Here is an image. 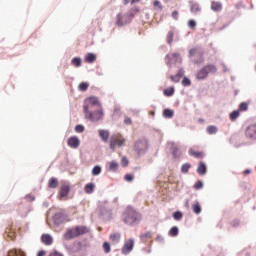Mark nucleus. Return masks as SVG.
<instances>
[{
    "label": "nucleus",
    "instance_id": "18",
    "mask_svg": "<svg viewBox=\"0 0 256 256\" xmlns=\"http://www.w3.org/2000/svg\"><path fill=\"white\" fill-rule=\"evenodd\" d=\"M72 253H79V251H81L83 249V243L81 241H75L72 244Z\"/></svg>",
    "mask_w": 256,
    "mask_h": 256
},
{
    "label": "nucleus",
    "instance_id": "45",
    "mask_svg": "<svg viewBox=\"0 0 256 256\" xmlns=\"http://www.w3.org/2000/svg\"><path fill=\"white\" fill-rule=\"evenodd\" d=\"M182 85H183V87H189L191 85V80H189V78L185 77L182 80Z\"/></svg>",
    "mask_w": 256,
    "mask_h": 256
},
{
    "label": "nucleus",
    "instance_id": "55",
    "mask_svg": "<svg viewBox=\"0 0 256 256\" xmlns=\"http://www.w3.org/2000/svg\"><path fill=\"white\" fill-rule=\"evenodd\" d=\"M48 256H63V254L55 251V252H51Z\"/></svg>",
    "mask_w": 256,
    "mask_h": 256
},
{
    "label": "nucleus",
    "instance_id": "58",
    "mask_svg": "<svg viewBox=\"0 0 256 256\" xmlns=\"http://www.w3.org/2000/svg\"><path fill=\"white\" fill-rule=\"evenodd\" d=\"M132 0H123L124 5H128V3H131Z\"/></svg>",
    "mask_w": 256,
    "mask_h": 256
},
{
    "label": "nucleus",
    "instance_id": "25",
    "mask_svg": "<svg viewBox=\"0 0 256 256\" xmlns=\"http://www.w3.org/2000/svg\"><path fill=\"white\" fill-rule=\"evenodd\" d=\"M8 256H25V252L22 250L13 249L8 252Z\"/></svg>",
    "mask_w": 256,
    "mask_h": 256
},
{
    "label": "nucleus",
    "instance_id": "23",
    "mask_svg": "<svg viewBox=\"0 0 256 256\" xmlns=\"http://www.w3.org/2000/svg\"><path fill=\"white\" fill-rule=\"evenodd\" d=\"M189 155H191V157H195L196 159L203 158V152H197L193 148H190Z\"/></svg>",
    "mask_w": 256,
    "mask_h": 256
},
{
    "label": "nucleus",
    "instance_id": "52",
    "mask_svg": "<svg viewBox=\"0 0 256 256\" xmlns=\"http://www.w3.org/2000/svg\"><path fill=\"white\" fill-rule=\"evenodd\" d=\"M172 17H173V19H175L177 21V19H179V12L177 10L173 11Z\"/></svg>",
    "mask_w": 256,
    "mask_h": 256
},
{
    "label": "nucleus",
    "instance_id": "1",
    "mask_svg": "<svg viewBox=\"0 0 256 256\" xmlns=\"http://www.w3.org/2000/svg\"><path fill=\"white\" fill-rule=\"evenodd\" d=\"M83 113L85 119L95 123L103 119V105L99 102V98L90 96L84 100Z\"/></svg>",
    "mask_w": 256,
    "mask_h": 256
},
{
    "label": "nucleus",
    "instance_id": "50",
    "mask_svg": "<svg viewBox=\"0 0 256 256\" xmlns=\"http://www.w3.org/2000/svg\"><path fill=\"white\" fill-rule=\"evenodd\" d=\"M121 164H122V167H127V165H129V160L127 159V157L122 158Z\"/></svg>",
    "mask_w": 256,
    "mask_h": 256
},
{
    "label": "nucleus",
    "instance_id": "2",
    "mask_svg": "<svg viewBox=\"0 0 256 256\" xmlns=\"http://www.w3.org/2000/svg\"><path fill=\"white\" fill-rule=\"evenodd\" d=\"M122 219L126 225H135L141 221V214L136 212L132 207H128L122 214Z\"/></svg>",
    "mask_w": 256,
    "mask_h": 256
},
{
    "label": "nucleus",
    "instance_id": "7",
    "mask_svg": "<svg viewBox=\"0 0 256 256\" xmlns=\"http://www.w3.org/2000/svg\"><path fill=\"white\" fill-rule=\"evenodd\" d=\"M133 247H135V241L131 238L126 240L122 248L123 255H129L133 251Z\"/></svg>",
    "mask_w": 256,
    "mask_h": 256
},
{
    "label": "nucleus",
    "instance_id": "33",
    "mask_svg": "<svg viewBox=\"0 0 256 256\" xmlns=\"http://www.w3.org/2000/svg\"><path fill=\"white\" fill-rule=\"evenodd\" d=\"M174 113L173 110L171 109H165L163 111V116L166 117L167 119H171V117H173Z\"/></svg>",
    "mask_w": 256,
    "mask_h": 256
},
{
    "label": "nucleus",
    "instance_id": "59",
    "mask_svg": "<svg viewBox=\"0 0 256 256\" xmlns=\"http://www.w3.org/2000/svg\"><path fill=\"white\" fill-rule=\"evenodd\" d=\"M140 0H132L131 1V5L135 4V3H139Z\"/></svg>",
    "mask_w": 256,
    "mask_h": 256
},
{
    "label": "nucleus",
    "instance_id": "4",
    "mask_svg": "<svg viewBox=\"0 0 256 256\" xmlns=\"http://www.w3.org/2000/svg\"><path fill=\"white\" fill-rule=\"evenodd\" d=\"M189 55L194 63H203V50L200 47H195L189 50Z\"/></svg>",
    "mask_w": 256,
    "mask_h": 256
},
{
    "label": "nucleus",
    "instance_id": "27",
    "mask_svg": "<svg viewBox=\"0 0 256 256\" xmlns=\"http://www.w3.org/2000/svg\"><path fill=\"white\" fill-rule=\"evenodd\" d=\"M96 60H97V56H95V54H93V53L87 54V56L85 58L86 63H94V61H96Z\"/></svg>",
    "mask_w": 256,
    "mask_h": 256
},
{
    "label": "nucleus",
    "instance_id": "44",
    "mask_svg": "<svg viewBox=\"0 0 256 256\" xmlns=\"http://www.w3.org/2000/svg\"><path fill=\"white\" fill-rule=\"evenodd\" d=\"M183 75H185V71H183V69H180L177 74H176V81H181V78L183 77Z\"/></svg>",
    "mask_w": 256,
    "mask_h": 256
},
{
    "label": "nucleus",
    "instance_id": "32",
    "mask_svg": "<svg viewBox=\"0 0 256 256\" xmlns=\"http://www.w3.org/2000/svg\"><path fill=\"white\" fill-rule=\"evenodd\" d=\"M190 11L191 13H199V11H201V7L199 6V4L194 3L191 5Z\"/></svg>",
    "mask_w": 256,
    "mask_h": 256
},
{
    "label": "nucleus",
    "instance_id": "56",
    "mask_svg": "<svg viewBox=\"0 0 256 256\" xmlns=\"http://www.w3.org/2000/svg\"><path fill=\"white\" fill-rule=\"evenodd\" d=\"M47 254V252H45V250H41L37 253V256H45Z\"/></svg>",
    "mask_w": 256,
    "mask_h": 256
},
{
    "label": "nucleus",
    "instance_id": "53",
    "mask_svg": "<svg viewBox=\"0 0 256 256\" xmlns=\"http://www.w3.org/2000/svg\"><path fill=\"white\" fill-rule=\"evenodd\" d=\"M169 79H170V81H172V83H179V81H177V75H175V76L170 75Z\"/></svg>",
    "mask_w": 256,
    "mask_h": 256
},
{
    "label": "nucleus",
    "instance_id": "36",
    "mask_svg": "<svg viewBox=\"0 0 256 256\" xmlns=\"http://www.w3.org/2000/svg\"><path fill=\"white\" fill-rule=\"evenodd\" d=\"M153 7L154 9H159V11H163V5H161L159 0H154Z\"/></svg>",
    "mask_w": 256,
    "mask_h": 256
},
{
    "label": "nucleus",
    "instance_id": "8",
    "mask_svg": "<svg viewBox=\"0 0 256 256\" xmlns=\"http://www.w3.org/2000/svg\"><path fill=\"white\" fill-rule=\"evenodd\" d=\"M77 232L75 230V226L68 228L66 232L64 233V239L65 241H71V239L77 238Z\"/></svg>",
    "mask_w": 256,
    "mask_h": 256
},
{
    "label": "nucleus",
    "instance_id": "40",
    "mask_svg": "<svg viewBox=\"0 0 256 256\" xmlns=\"http://www.w3.org/2000/svg\"><path fill=\"white\" fill-rule=\"evenodd\" d=\"M247 109H249V104L247 102H242L239 105L238 111H247Z\"/></svg>",
    "mask_w": 256,
    "mask_h": 256
},
{
    "label": "nucleus",
    "instance_id": "20",
    "mask_svg": "<svg viewBox=\"0 0 256 256\" xmlns=\"http://www.w3.org/2000/svg\"><path fill=\"white\" fill-rule=\"evenodd\" d=\"M197 173L199 175H205V173H207V166L205 165V163L200 162L197 168Z\"/></svg>",
    "mask_w": 256,
    "mask_h": 256
},
{
    "label": "nucleus",
    "instance_id": "15",
    "mask_svg": "<svg viewBox=\"0 0 256 256\" xmlns=\"http://www.w3.org/2000/svg\"><path fill=\"white\" fill-rule=\"evenodd\" d=\"M41 243L46 246L53 245V236L51 234H42Z\"/></svg>",
    "mask_w": 256,
    "mask_h": 256
},
{
    "label": "nucleus",
    "instance_id": "14",
    "mask_svg": "<svg viewBox=\"0 0 256 256\" xmlns=\"http://www.w3.org/2000/svg\"><path fill=\"white\" fill-rule=\"evenodd\" d=\"M70 191H71V187L68 184H62L60 187V193H59L60 199L67 197Z\"/></svg>",
    "mask_w": 256,
    "mask_h": 256
},
{
    "label": "nucleus",
    "instance_id": "28",
    "mask_svg": "<svg viewBox=\"0 0 256 256\" xmlns=\"http://www.w3.org/2000/svg\"><path fill=\"white\" fill-rule=\"evenodd\" d=\"M173 37H175V32L169 31L167 34V37H166V41H167L168 45H172Z\"/></svg>",
    "mask_w": 256,
    "mask_h": 256
},
{
    "label": "nucleus",
    "instance_id": "5",
    "mask_svg": "<svg viewBox=\"0 0 256 256\" xmlns=\"http://www.w3.org/2000/svg\"><path fill=\"white\" fill-rule=\"evenodd\" d=\"M125 145V138L121 136V134L113 135L110 139V149L115 151L117 147H123Z\"/></svg>",
    "mask_w": 256,
    "mask_h": 256
},
{
    "label": "nucleus",
    "instance_id": "37",
    "mask_svg": "<svg viewBox=\"0 0 256 256\" xmlns=\"http://www.w3.org/2000/svg\"><path fill=\"white\" fill-rule=\"evenodd\" d=\"M92 175L96 177V175H101V166H94L92 169Z\"/></svg>",
    "mask_w": 256,
    "mask_h": 256
},
{
    "label": "nucleus",
    "instance_id": "38",
    "mask_svg": "<svg viewBox=\"0 0 256 256\" xmlns=\"http://www.w3.org/2000/svg\"><path fill=\"white\" fill-rule=\"evenodd\" d=\"M173 218L175 219V221H181V219H183V213H181L180 211L174 212Z\"/></svg>",
    "mask_w": 256,
    "mask_h": 256
},
{
    "label": "nucleus",
    "instance_id": "51",
    "mask_svg": "<svg viewBox=\"0 0 256 256\" xmlns=\"http://www.w3.org/2000/svg\"><path fill=\"white\" fill-rule=\"evenodd\" d=\"M195 189H202L203 188V182L197 181L194 185Z\"/></svg>",
    "mask_w": 256,
    "mask_h": 256
},
{
    "label": "nucleus",
    "instance_id": "57",
    "mask_svg": "<svg viewBox=\"0 0 256 256\" xmlns=\"http://www.w3.org/2000/svg\"><path fill=\"white\" fill-rule=\"evenodd\" d=\"M243 175H251V170H250V169H246V170L243 172Z\"/></svg>",
    "mask_w": 256,
    "mask_h": 256
},
{
    "label": "nucleus",
    "instance_id": "26",
    "mask_svg": "<svg viewBox=\"0 0 256 256\" xmlns=\"http://www.w3.org/2000/svg\"><path fill=\"white\" fill-rule=\"evenodd\" d=\"M163 93L166 97H173V95L175 94V88L170 87V88L164 89Z\"/></svg>",
    "mask_w": 256,
    "mask_h": 256
},
{
    "label": "nucleus",
    "instance_id": "21",
    "mask_svg": "<svg viewBox=\"0 0 256 256\" xmlns=\"http://www.w3.org/2000/svg\"><path fill=\"white\" fill-rule=\"evenodd\" d=\"M48 187H50V189H57V187H59V180H57V178H50Z\"/></svg>",
    "mask_w": 256,
    "mask_h": 256
},
{
    "label": "nucleus",
    "instance_id": "22",
    "mask_svg": "<svg viewBox=\"0 0 256 256\" xmlns=\"http://www.w3.org/2000/svg\"><path fill=\"white\" fill-rule=\"evenodd\" d=\"M84 191L88 195H91V193H93V191H95V184L92 183V182L86 184L85 187H84Z\"/></svg>",
    "mask_w": 256,
    "mask_h": 256
},
{
    "label": "nucleus",
    "instance_id": "60",
    "mask_svg": "<svg viewBox=\"0 0 256 256\" xmlns=\"http://www.w3.org/2000/svg\"><path fill=\"white\" fill-rule=\"evenodd\" d=\"M31 200H32V201H35V197H32Z\"/></svg>",
    "mask_w": 256,
    "mask_h": 256
},
{
    "label": "nucleus",
    "instance_id": "9",
    "mask_svg": "<svg viewBox=\"0 0 256 256\" xmlns=\"http://www.w3.org/2000/svg\"><path fill=\"white\" fill-rule=\"evenodd\" d=\"M127 19H129V16L127 14L119 13L117 15L116 25L118 27H123V25H127V23H129V21Z\"/></svg>",
    "mask_w": 256,
    "mask_h": 256
},
{
    "label": "nucleus",
    "instance_id": "30",
    "mask_svg": "<svg viewBox=\"0 0 256 256\" xmlns=\"http://www.w3.org/2000/svg\"><path fill=\"white\" fill-rule=\"evenodd\" d=\"M170 237H177L179 235V228L177 226H174L169 231Z\"/></svg>",
    "mask_w": 256,
    "mask_h": 256
},
{
    "label": "nucleus",
    "instance_id": "13",
    "mask_svg": "<svg viewBox=\"0 0 256 256\" xmlns=\"http://www.w3.org/2000/svg\"><path fill=\"white\" fill-rule=\"evenodd\" d=\"M77 237H81V235H87L89 233V228L87 226L79 225L74 226Z\"/></svg>",
    "mask_w": 256,
    "mask_h": 256
},
{
    "label": "nucleus",
    "instance_id": "34",
    "mask_svg": "<svg viewBox=\"0 0 256 256\" xmlns=\"http://www.w3.org/2000/svg\"><path fill=\"white\" fill-rule=\"evenodd\" d=\"M190 169H191V164L185 163L181 166V173H189Z\"/></svg>",
    "mask_w": 256,
    "mask_h": 256
},
{
    "label": "nucleus",
    "instance_id": "16",
    "mask_svg": "<svg viewBox=\"0 0 256 256\" xmlns=\"http://www.w3.org/2000/svg\"><path fill=\"white\" fill-rule=\"evenodd\" d=\"M210 7H211V10L215 11L216 13H219V11L223 10V4H221V2H217V1H212Z\"/></svg>",
    "mask_w": 256,
    "mask_h": 256
},
{
    "label": "nucleus",
    "instance_id": "47",
    "mask_svg": "<svg viewBox=\"0 0 256 256\" xmlns=\"http://www.w3.org/2000/svg\"><path fill=\"white\" fill-rule=\"evenodd\" d=\"M75 131L76 133H83V131H85V127L83 125H76Z\"/></svg>",
    "mask_w": 256,
    "mask_h": 256
},
{
    "label": "nucleus",
    "instance_id": "42",
    "mask_svg": "<svg viewBox=\"0 0 256 256\" xmlns=\"http://www.w3.org/2000/svg\"><path fill=\"white\" fill-rule=\"evenodd\" d=\"M103 249L105 253H111V245L109 244V242L103 243Z\"/></svg>",
    "mask_w": 256,
    "mask_h": 256
},
{
    "label": "nucleus",
    "instance_id": "11",
    "mask_svg": "<svg viewBox=\"0 0 256 256\" xmlns=\"http://www.w3.org/2000/svg\"><path fill=\"white\" fill-rule=\"evenodd\" d=\"M68 147H71V149H79V145H81V141L77 136H72L67 141Z\"/></svg>",
    "mask_w": 256,
    "mask_h": 256
},
{
    "label": "nucleus",
    "instance_id": "24",
    "mask_svg": "<svg viewBox=\"0 0 256 256\" xmlns=\"http://www.w3.org/2000/svg\"><path fill=\"white\" fill-rule=\"evenodd\" d=\"M192 211L195 215H199L202 211L201 204H199V202L192 204Z\"/></svg>",
    "mask_w": 256,
    "mask_h": 256
},
{
    "label": "nucleus",
    "instance_id": "39",
    "mask_svg": "<svg viewBox=\"0 0 256 256\" xmlns=\"http://www.w3.org/2000/svg\"><path fill=\"white\" fill-rule=\"evenodd\" d=\"M240 110H234L232 113H230V119L231 121H235V119H237V117H239L240 115Z\"/></svg>",
    "mask_w": 256,
    "mask_h": 256
},
{
    "label": "nucleus",
    "instance_id": "48",
    "mask_svg": "<svg viewBox=\"0 0 256 256\" xmlns=\"http://www.w3.org/2000/svg\"><path fill=\"white\" fill-rule=\"evenodd\" d=\"M188 27L190 29H195V27H197V22H195V20H189L188 21Z\"/></svg>",
    "mask_w": 256,
    "mask_h": 256
},
{
    "label": "nucleus",
    "instance_id": "3",
    "mask_svg": "<svg viewBox=\"0 0 256 256\" xmlns=\"http://www.w3.org/2000/svg\"><path fill=\"white\" fill-rule=\"evenodd\" d=\"M209 73H211L212 75H214V73H217V66L213 64H208L204 66L196 73V79H198L199 81H203V79H207Z\"/></svg>",
    "mask_w": 256,
    "mask_h": 256
},
{
    "label": "nucleus",
    "instance_id": "41",
    "mask_svg": "<svg viewBox=\"0 0 256 256\" xmlns=\"http://www.w3.org/2000/svg\"><path fill=\"white\" fill-rule=\"evenodd\" d=\"M141 241H147V239H151V232H145L140 236Z\"/></svg>",
    "mask_w": 256,
    "mask_h": 256
},
{
    "label": "nucleus",
    "instance_id": "35",
    "mask_svg": "<svg viewBox=\"0 0 256 256\" xmlns=\"http://www.w3.org/2000/svg\"><path fill=\"white\" fill-rule=\"evenodd\" d=\"M79 91H87L89 89V83L82 82L78 86Z\"/></svg>",
    "mask_w": 256,
    "mask_h": 256
},
{
    "label": "nucleus",
    "instance_id": "54",
    "mask_svg": "<svg viewBox=\"0 0 256 256\" xmlns=\"http://www.w3.org/2000/svg\"><path fill=\"white\" fill-rule=\"evenodd\" d=\"M124 123L126 124V125H131V123H132V121H131V118H129V117H125V119H124Z\"/></svg>",
    "mask_w": 256,
    "mask_h": 256
},
{
    "label": "nucleus",
    "instance_id": "17",
    "mask_svg": "<svg viewBox=\"0 0 256 256\" xmlns=\"http://www.w3.org/2000/svg\"><path fill=\"white\" fill-rule=\"evenodd\" d=\"M109 239L112 243L117 244L121 241V233L119 232L111 233L109 236Z\"/></svg>",
    "mask_w": 256,
    "mask_h": 256
},
{
    "label": "nucleus",
    "instance_id": "46",
    "mask_svg": "<svg viewBox=\"0 0 256 256\" xmlns=\"http://www.w3.org/2000/svg\"><path fill=\"white\" fill-rule=\"evenodd\" d=\"M125 181H127L128 183H131V181H133V179H135V176H133V174H126L124 176Z\"/></svg>",
    "mask_w": 256,
    "mask_h": 256
},
{
    "label": "nucleus",
    "instance_id": "6",
    "mask_svg": "<svg viewBox=\"0 0 256 256\" xmlns=\"http://www.w3.org/2000/svg\"><path fill=\"white\" fill-rule=\"evenodd\" d=\"M245 137L250 141H256V124H250L245 130Z\"/></svg>",
    "mask_w": 256,
    "mask_h": 256
},
{
    "label": "nucleus",
    "instance_id": "29",
    "mask_svg": "<svg viewBox=\"0 0 256 256\" xmlns=\"http://www.w3.org/2000/svg\"><path fill=\"white\" fill-rule=\"evenodd\" d=\"M208 135H215L218 131L217 127L216 126H208L207 129H206Z\"/></svg>",
    "mask_w": 256,
    "mask_h": 256
},
{
    "label": "nucleus",
    "instance_id": "10",
    "mask_svg": "<svg viewBox=\"0 0 256 256\" xmlns=\"http://www.w3.org/2000/svg\"><path fill=\"white\" fill-rule=\"evenodd\" d=\"M148 142L145 139H141L136 142L135 144V151H138V153H141V151H147Z\"/></svg>",
    "mask_w": 256,
    "mask_h": 256
},
{
    "label": "nucleus",
    "instance_id": "43",
    "mask_svg": "<svg viewBox=\"0 0 256 256\" xmlns=\"http://www.w3.org/2000/svg\"><path fill=\"white\" fill-rule=\"evenodd\" d=\"M119 167V164H117L115 161L110 162L109 169L110 171H115Z\"/></svg>",
    "mask_w": 256,
    "mask_h": 256
},
{
    "label": "nucleus",
    "instance_id": "31",
    "mask_svg": "<svg viewBox=\"0 0 256 256\" xmlns=\"http://www.w3.org/2000/svg\"><path fill=\"white\" fill-rule=\"evenodd\" d=\"M71 64L74 67H81L82 63H81V58L80 57H75L71 60Z\"/></svg>",
    "mask_w": 256,
    "mask_h": 256
},
{
    "label": "nucleus",
    "instance_id": "19",
    "mask_svg": "<svg viewBox=\"0 0 256 256\" xmlns=\"http://www.w3.org/2000/svg\"><path fill=\"white\" fill-rule=\"evenodd\" d=\"M109 136H110V133L108 130H99V137H101V139H102V141H104V143L109 142Z\"/></svg>",
    "mask_w": 256,
    "mask_h": 256
},
{
    "label": "nucleus",
    "instance_id": "49",
    "mask_svg": "<svg viewBox=\"0 0 256 256\" xmlns=\"http://www.w3.org/2000/svg\"><path fill=\"white\" fill-rule=\"evenodd\" d=\"M174 157H181V151L178 147L173 148Z\"/></svg>",
    "mask_w": 256,
    "mask_h": 256
},
{
    "label": "nucleus",
    "instance_id": "12",
    "mask_svg": "<svg viewBox=\"0 0 256 256\" xmlns=\"http://www.w3.org/2000/svg\"><path fill=\"white\" fill-rule=\"evenodd\" d=\"M177 61H181V56L179 53H172L166 56L167 65H171L173 62L177 63Z\"/></svg>",
    "mask_w": 256,
    "mask_h": 256
}]
</instances>
